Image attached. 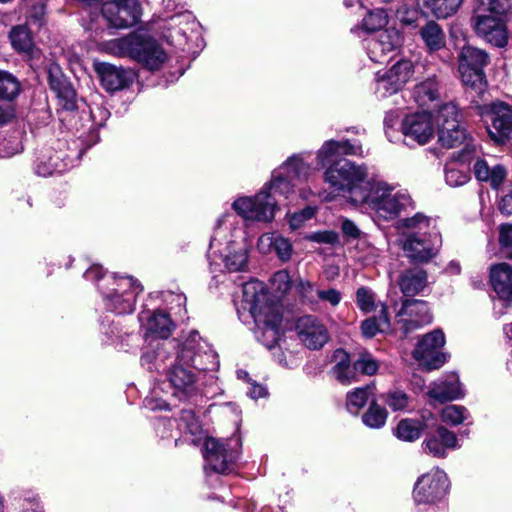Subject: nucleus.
Segmentation results:
<instances>
[{
    "mask_svg": "<svg viewBox=\"0 0 512 512\" xmlns=\"http://www.w3.org/2000/svg\"><path fill=\"white\" fill-rule=\"evenodd\" d=\"M167 341L163 342L161 344L160 347L157 348V351H149V352H145L142 357H141V362L143 365H150L153 363V361L155 360H160L162 362H164L166 365L168 363V360L166 359H163L161 356H159V351L162 350L163 348V345L166 343Z\"/></svg>",
    "mask_w": 512,
    "mask_h": 512,
    "instance_id": "338daca9",
    "label": "nucleus"
},
{
    "mask_svg": "<svg viewBox=\"0 0 512 512\" xmlns=\"http://www.w3.org/2000/svg\"><path fill=\"white\" fill-rule=\"evenodd\" d=\"M12 46L20 53L33 57L36 53L31 34L26 26L14 27L10 32Z\"/></svg>",
    "mask_w": 512,
    "mask_h": 512,
    "instance_id": "473e14b6",
    "label": "nucleus"
},
{
    "mask_svg": "<svg viewBox=\"0 0 512 512\" xmlns=\"http://www.w3.org/2000/svg\"><path fill=\"white\" fill-rule=\"evenodd\" d=\"M430 219L423 213H416L412 217L404 218L399 221L398 226L400 228L407 229H422L429 226Z\"/></svg>",
    "mask_w": 512,
    "mask_h": 512,
    "instance_id": "6e6d98bb",
    "label": "nucleus"
},
{
    "mask_svg": "<svg viewBox=\"0 0 512 512\" xmlns=\"http://www.w3.org/2000/svg\"><path fill=\"white\" fill-rule=\"evenodd\" d=\"M48 78L50 88L57 94L58 98L64 101V108L67 110L75 109L76 93L58 65L53 64L49 67Z\"/></svg>",
    "mask_w": 512,
    "mask_h": 512,
    "instance_id": "393cba45",
    "label": "nucleus"
},
{
    "mask_svg": "<svg viewBox=\"0 0 512 512\" xmlns=\"http://www.w3.org/2000/svg\"><path fill=\"white\" fill-rule=\"evenodd\" d=\"M258 251L261 254H275V256H290L292 244L277 233H265L258 239Z\"/></svg>",
    "mask_w": 512,
    "mask_h": 512,
    "instance_id": "cd10ccee",
    "label": "nucleus"
},
{
    "mask_svg": "<svg viewBox=\"0 0 512 512\" xmlns=\"http://www.w3.org/2000/svg\"><path fill=\"white\" fill-rule=\"evenodd\" d=\"M460 0H425V6L437 18H447L458 9Z\"/></svg>",
    "mask_w": 512,
    "mask_h": 512,
    "instance_id": "ea45409f",
    "label": "nucleus"
},
{
    "mask_svg": "<svg viewBox=\"0 0 512 512\" xmlns=\"http://www.w3.org/2000/svg\"><path fill=\"white\" fill-rule=\"evenodd\" d=\"M402 133L420 145L426 144L434 136L431 114L421 112L407 115L402 122Z\"/></svg>",
    "mask_w": 512,
    "mask_h": 512,
    "instance_id": "412c9836",
    "label": "nucleus"
},
{
    "mask_svg": "<svg viewBox=\"0 0 512 512\" xmlns=\"http://www.w3.org/2000/svg\"><path fill=\"white\" fill-rule=\"evenodd\" d=\"M422 445L425 452L437 458L446 457L447 450L459 447L455 433L443 426L438 427L434 434L427 436Z\"/></svg>",
    "mask_w": 512,
    "mask_h": 512,
    "instance_id": "4be33fe9",
    "label": "nucleus"
},
{
    "mask_svg": "<svg viewBox=\"0 0 512 512\" xmlns=\"http://www.w3.org/2000/svg\"><path fill=\"white\" fill-rule=\"evenodd\" d=\"M221 263H213L211 266H223L227 272L245 271L247 268V258H219Z\"/></svg>",
    "mask_w": 512,
    "mask_h": 512,
    "instance_id": "4d7b16f0",
    "label": "nucleus"
},
{
    "mask_svg": "<svg viewBox=\"0 0 512 512\" xmlns=\"http://www.w3.org/2000/svg\"><path fill=\"white\" fill-rule=\"evenodd\" d=\"M445 344V336L441 330L427 333L418 342L413 357L427 370L440 368L446 362V355L440 351Z\"/></svg>",
    "mask_w": 512,
    "mask_h": 512,
    "instance_id": "2eb2a0df",
    "label": "nucleus"
},
{
    "mask_svg": "<svg viewBox=\"0 0 512 512\" xmlns=\"http://www.w3.org/2000/svg\"><path fill=\"white\" fill-rule=\"evenodd\" d=\"M341 227L343 233L348 237L357 238L360 236V230L358 229V227L355 225L354 222L348 219L342 221Z\"/></svg>",
    "mask_w": 512,
    "mask_h": 512,
    "instance_id": "774afa93",
    "label": "nucleus"
},
{
    "mask_svg": "<svg viewBox=\"0 0 512 512\" xmlns=\"http://www.w3.org/2000/svg\"><path fill=\"white\" fill-rule=\"evenodd\" d=\"M422 430L423 426L419 421L413 419H402L397 424L394 430V435L400 440L412 442L420 437Z\"/></svg>",
    "mask_w": 512,
    "mask_h": 512,
    "instance_id": "58836bf2",
    "label": "nucleus"
},
{
    "mask_svg": "<svg viewBox=\"0 0 512 512\" xmlns=\"http://www.w3.org/2000/svg\"><path fill=\"white\" fill-rule=\"evenodd\" d=\"M491 169L484 160H477L474 164V174L479 181H488Z\"/></svg>",
    "mask_w": 512,
    "mask_h": 512,
    "instance_id": "69168bd1",
    "label": "nucleus"
},
{
    "mask_svg": "<svg viewBox=\"0 0 512 512\" xmlns=\"http://www.w3.org/2000/svg\"><path fill=\"white\" fill-rule=\"evenodd\" d=\"M455 160L446 165L445 168V181L451 187L462 186L470 179L468 167L458 168L455 165Z\"/></svg>",
    "mask_w": 512,
    "mask_h": 512,
    "instance_id": "79ce46f5",
    "label": "nucleus"
},
{
    "mask_svg": "<svg viewBox=\"0 0 512 512\" xmlns=\"http://www.w3.org/2000/svg\"><path fill=\"white\" fill-rule=\"evenodd\" d=\"M172 322L169 316L161 311L154 312L147 320L146 329L150 334L166 339L171 333Z\"/></svg>",
    "mask_w": 512,
    "mask_h": 512,
    "instance_id": "e433bc0d",
    "label": "nucleus"
},
{
    "mask_svg": "<svg viewBox=\"0 0 512 512\" xmlns=\"http://www.w3.org/2000/svg\"><path fill=\"white\" fill-rule=\"evenodd\" d=\"M46 13V4L44 0H37L29 10V19L42 25Z\"/></svg>",
    "mask_w": 512,
    "mask_h": 512,
    "instance_id": "13d9d810",
    "label": "nucleus"
},
{
    "mask_svg": "<svg viewBox=\"0 0 512 512\" xmlns=\"http://www.w3.org/2000/svg\"><path fill=\"white\" fill-rule=\"evenodd\" d=\"M400 244L407 256H436L440 252L442 239L440 235L433 234L431 239L426 241L414 236L401 238Z\"/></svg>",
    "mask_w": 512,
    "mask_h": 512,
    "instance_id": "a878e982",
    "label": "nucleus"
},
{
    "mask_svg": "<svg viewBox=\"0 0 512 512\" xmlns=\"http://www.w3.org/2000/svg\"><path fill=\"white\" fill-rule=\"evenodd\" d=\"M390 327L386 306L382 305L379 315L364 320L361 324V331L366 338H372L377 333L385 332Z\"/></svg>",
    "mask_w": 512,
    "mask_h": 512,
    "instance_id": "f704fd0d",
    "label": "nucleus"
},
{
    "mask_svg": "<svg viewBox=\"0 0 512 512\" xmlns=\"http://www.w3.org/2000/svg\"><path fill=\"white\" fill-rule=\"evenodd\" d=\"M157 391L153 390V395L145 399V405L151 410H166L169 408V403L164 399H157Z\"/></svg>",
    "mask_w": 512,
    "mask_h": 512,
    "instance_id": "0e129e2a",
    "label": "nucleus"
},
{
    "mask_svg": "<svg viewBox=\"0 0 512 512\" xmlns=\"http://www.w3.org/2000/svg\"><path fill=\"white\" fill-rule=\"evenodd\" d=\"M20 92V82L12 74L0 70V100L1 102L12 101Z\"/></svg>",
    "mask_w": 512,
    "mask_h": 512,
    "instance_id": "4c0bfd02",
    "label": "nucleus"
},
{
    "mask_svg": "<svg viewBox=\"0 0 512 512\" xmlns=\"http://www.w3.org/2000/svg\"><path fill=\"white\" fill-rule=\"evenodd\" d=\"M102 14L111 27L125 29L140 20L141 7L137 0H109L103 4Z\"/></svg>",
    "mask_w": 512,
    "mask_h": 512,
    "instance_id": "dca6fc26",
    "label": "nucleus"
},
{
    "mask_svg": "<svg viewBox=\"0 0 512 512\" xmlns=\"http://www.w3.org/2000/svg\"><path fill=\"white\" fill-rule=\"evenodd\" d=\"M479 114L490 120L487 131L492 140L505 142L512 133V108L504 102H494L479 107Z\"/></svg>",
    "mask_w": 512,
    "mask_h": 512,
    "instance_id": "4468645a",
    "label": "nucleus"
},
{
    "mask_svg": "<svg viewBox=\"0 0 512 512\" xmlns=\"http://www.w3.org/2000/svg\"><path fill=\"white\" fill-rule=\"evenodd\" d=\"M305 240L323 245H335L339 242L338 234L332 230L317 231L307 234Z\"/></svg>",
    "mask_w": 512,
    "mask_h": 512,
    "instance_id": "3c124183",
    "label": "nucleus"
},
{
    "mask_svg": "<svg viewBox=\"0 0 512 512\" xmlns=\"http://www.w3.org/2000/svg\"><path fill=\"white\" fill-rule=\"evenodd\" d=\"M178 427L180 430L191 435H198L201 433V425L195 417L194 412L190 409L183 410L181 412Z\"/></svg>",
    "mask_w": 512,
    "mask_h": 512,
    "instance_id": "de8ad7c7",
    "label": "nucleus"
},
{
    "mask_svg": "<svg viewBox=\"0 0 512 512\" xmlns=\"http://www.w3.org/2000/svg\"><path fill=\"white\" fill-rule=\"evenodd\" d=\"M294 289L304 301L317 303V292L319 290L315 289L309 281H304L301 278L297 279L294 282Z\"/></svg>",
    "mask_w": 512,
    "mask_h": 512,
    "instance_id": "8fccbe9b",
    "label": "nucleus"
},
{
    "mask_svg": "<svg viewBox=\"0 0 512 512\" xmlns=\"http://www.w3.org/2000/svg\"><path fill=\"white\" fill-rule=\"evenodd\" d=\"M294 328L299 340L312 350L322 348L329 339V333L325 325L312 315L299 317Z\"/></svg>",
    "mask_w": 512,
    "mask_h": 512,
    "instance_id": "a211bd4d",
    "label": "nucleus"
},
{
    "mask_svg": "<svg viewBox=\"0 0 512 512\" xmlns=\"http://www.w3.org/2000/svg\"><path fill=\"white\" fill-rule=\"evenodd\" d=\"M491 283L498 296L505 300L512 299V269L506 263L495 265L491 269Z\"/></svg>",
    "mask_w": 512,
    "mask_h": 512,
    "instance_id": "bb28decb",
    "label": "nucleus"
},
{
    "mask_svg": "<svg viewBox=\"0 0 512 512\" xmlns=\"http://www.w3.org/2000/svg\"><path fill=\"white\" fill-rule=\"evenodd\" d=\"M448 488L446 473L438 468L432 469L418 477L413 489V500L416 505H434L444 499Z\"/></svg>",
    "mask_w": 512,
    "mask_h": 512,
    "instance_id": "9b49d317",
    "label": "nucleus"
},
{
    "mask_svg": "<svg viewBox=\"0 0 512 512\" xmlns=\"http://www.w3.org/2000/svg\"><path fill=\"white\" fill-rule=\"evenodd\" d=\"M426 285V271L418 266L404 271L399 280L400 289L406 296H414L420 293Z\"/></svg>",
    "mask_w": 512,
    "mask_h": 512,
    "instance_id": "c756f323",
    "label": "nucleus"
},
{
    "mask_svg": "<svg viewBox=\"0 0 512 512\" xmlns=\"http://www.w3.org/2000/svg\"><path fill=\"white\" fill-rule=\"evenodd\" d=\"M505 177L506 171L504 167L501 165H496L491 168L488 181L494 189H498L503 183Z\"/></svg>",
    "mask_w": 512,
    "mask_h": 512,
    "instance_id": "bf43d9fd",
    "label": "nucleus"
},
{
    "mask_svg": "<svg viewBox=\"0 0 512 512\" xmlns=\"http://www.w3.org/2000/svg\"><path fill=\"white\" fill-rule=\"evenodd\" d=\"M388 14L385 9L377 8L369 11L363 18V27L368 31H376L388 24Z\"/></svg>",
    "mask_w": 512,
    "mask_h": 512,
    "instance_id": "37998d69",
    "label": "nucleus"
},
{
    "mask_svg": "<svg viewBox=\"0 0 512 512\" xmlns=\"http://www.w3.org/2000/svg\"><path fill=\"white\" fill-rule=\"evenodd\" d=\"M508 8L509 0H478L472 17L476 34L496 47H504L508 35L503 14Z\"/></svg>",
    "mask_w": 512,
    "mask_h": 512,
    "instance_id": "6e6552de",
    "label": "nucleus"
},
{
    "mask_svg": "<svg viewBox=\"0 0 512 512\" xmlns=\"http://www.w3.org/2000/svg\"><path fill=\"white\" fill-rule=\"evenodd\" d=\"M413 75V64L400 59L388 70L378 72L375 77V93L385 98L399 92Z\"/></svg>",
    "mask_w": 512,
    "mask_h": 512,
    "instance_id": "ddd939ff",
    "label": "nucleus"
},
{
    "mask_svg": "<svg viewBox=\"0 0 512 512\" xmlns=\"http://www.w3.org/2000/svg\"><path fill=\"white\" fill-rule=\"evenodd\" d=\"M333 360L335 365L332 368V374L337 381L344 385L358 381L355 363L351 366L349 355L344 350H336L333 354Z\"/></svg>",
    "mask_w": 512,
    "mask_h": 512,
    "instance_id": "c85d7f7f",
    "label": "nucleus"
},
{
    "mask_svg": "<svg viewBox=\"0 0 512 512\" xmlns=\"http://www.w3.org/2000/svg\"><path fill=\"white\" fill-rule=\"evenodd\" d=\"M396 17L402 25L407 27H414L419 20L420 12L418 9L402 1L396 10Z\"/></svg>",
    "mask_w": 512,
    "mask_h": 512,
    "instance_id": "c03bdc74",
    "label": "nucleus"
},
{
    "mask_svg": "<svg viewBox=\"0 0 512 512\" xmlns=\"http://www.w3.org/2000/svg\"><path fill=\"white\" fill-rule=\"evenodd\" d=\"M355 369H357L358 374L371 376L377 372L378 363L370 355L364 354L355 361Z\"/></svg>",
    "mask_w": 512,
    "mask_h": 512,
    "instance_id": "5fc2aeb1",
    "label": "nucleus"
},
{
    "mask_svg": "<svg viewBox=\"0 0 512 512\" xmlns=\"http://www.w3.org/2000/svg\"><path fill=\"white\" fill-rule=\"evenodd\" d=\"M118 48V54L128 56L149 70H158L167 60L162 46L152 37L131 34L112 43Z\"/></svg>",
    "mask_w": 512,
    "mask_h": 512,
    "instance_id": "1a4fd4ad",
    "label": "nucleus"
},
{
    "mask_svg": "<svg viewBox=\"0 0 512 512\" xmlns=\"http://www.w3.org/2000/svg\"><path fill=\"white\" fill-rule=\"evenodd\" d=\"M84 276L88 280L100 281L98 288L106 308L117 314L133 312L137 297L144 290L135 277L117 273L106 275L103 267L97 264L91 265Z\"/></svg>",
    "mask_w": 512,
    "mask_h": 512,
    "instance_id": "20e7f679",
    "label": "nucleus"
},
{
    "mask_svg": "<svg viewBox=\"0 0 512 512\" xmlns=\"http://www.w3.org/2000/svg\"><path fill=\"white\" fill-rule=\"evenodd\" d=\"M272 289L279 294V297L291 289V279L287 271L276 272L271 278Z\"/></svg>",
    "mask_w": 512,
    "mask_h": 512,
    "instance_id": "603ef678",
    "label": "nucleus"
},
{
    "mask_svg": "<svg viewBox=\"0 0 512 512\" xmlns=\"http://www.w3.org/2000/svg\"><path fill=\"white\" fill-rule=\"evenodd\" d=\"M316 209L312 206H307L299 212L288 214V221L290 228L295 230L300 228L306 221L310 220L315 215Z\"/></svg>",
    "mask_w": 512,
    "mask_h": 512,
    "instance_id": "864d4df0",
    "label": "nucleus"
},
{
    "mask_svg": "<svg viewBox=\"0 0 512 512\" xmlns=\"http://www.w3.org/2000/svg\"><path fill=\"white\" fill-rule=\"evenodd\" d=\"M243 308L254 319L257 339L273 348L281 335V306L269 296L263 282L251 280L243 285Z\"/></svg>",
    "mask_w": 512,
    "mask_h": 512,
    "instance_id": "7ed1b4c3",
    "label": "nucleus"
},
{
    "mask_svg": "<svg viewBox=\"0 0 512 512\" xmlns=\"http://www.w3.org/2000/svg\"><path fill=\"white\" fill-rule=\"evenodd\" d=\"M489 62L488 54L481 49L464 45L458 55V70L465 86L482 89L485 85L484 67Z\"/></svg>",
    "mask_w": 512,
    "mask_h": 512,
    "instance_id": "9d476101",
    "label": "nucleus"
},
{
    "mask_svg": "<svg viewBox=\"0 0 512 512\" xmlns=\"http://www.w3.org/2000/svg\"><path fill=\"white\" fill-rule=\"evenodd\" d=\"M466 418V408L459 405H448L441 412L442 421L453 426L463 423Z\"/></svg>",
    "mask_w": 512,
    "mask_h": 512,
    "instance_id": "a18cd8bd",
    "label": "nucleus"
},
{
    "mask_svg": "<svg viewBox=\"0 0 512 512\" xmlns=\"http://www.w3.org/2000/svg\"><path fill=\"white\" fill-rule=\"evenodd\" d=\"M363 423L374 429L383 427L387 420V411L376 402H372L362 417Z\"/></svg>",
    "mask_w": 512,
    "mask_h": 512,
    "instance_id": "a19ab883",
    "label": "nucleus"
},
{
    "mask_svg": "<svg viewBox=\"0 0 512 512\" xmlns=\"http://www.w3.org/2000/svg\"><path fill=\"white\" fill-rule=\"evenodd\" d=\"M382 398L393 411L404 410L409 404V397L402 390H390L385 393Z\"/></svg>",
    "mask_w": 512,
    "mask_h": 512,
    "instance_id": "49530a36",
    "label": "nucleus"
},
{
    "mask_svg": "<svg viewBox=\"0 0 512 512\" xmlns=\"http://www.w3.org/2000/svg\"><path fill=\"white\" fill-rule=\"evenodd\" d=\"M240 446V440L230 439L222 442L218 439L208 437L204 442L203 456L207 465L215 472L226 473L230 465L238 456L236 447Z\"/></svg>",
    "mask_w": 512,
    "mask_h": 512,
    "instance_id": "f8f14e48",
    "label": "nucleus"
},
{
    "mask_svg": "<svg viewBox=\"0 0 512 512\" xmlns=\"http://www.w3.org/2000/svg\"><path fill=\"white\" fill-rule=\"evenodd\" d=\"M419 35L429 52L442 49L446 44V36L441 26L435 21H427L419 30Z\"/></svg>",
    "mask_w": 512,
    "mask_h": 512,
    "instance_id": "7c9ffc66",
    "label": "nucleus"
},
{
    "mask_svg": "<svg viewBox=\"0 0 512 512\" xmlns=\"http://www.w3.org/2000/svg\"><path fill=\"white\" fill-rule=\"evenodd\" d=\"M413 97L420 106H427L438 98V83L434 78H428L417 84L413 90Z\"/></svg>",
    "mask_w": 512,
    "mask_h": 512,
    "instance_id": "c9c22d12",
    "label": "nucleus"
},
{
    "mask_svg": "<svg viewBox=\"0 0 512 512\" xmlns=\"http://www.w3.org/2000/svg\"><path fill=\"white\" fill-rule=\"evenodd\" d=\"M61 172V169L58 165L53 161L52 158L49 159V163H45L44 161H39L36 165V173L40 176H50L54 173Z\"/></svg>",
    "mask_w": 512,
    "mask_h": 512,
    "instance_id": "052dcab7",
    "label": "nucleus"
},
{
    "mask_svg": "<svg viewBox=\"0 0 512 512\" xmlns=\"http://www.w3.org/2000/svg\"><path fill=\"white\" fill-rule=\"evenodd\" d=\"M402 37L396 29H386L366 40L369 58L376 63L385 61L386 56L401 46Z\"/></svg>",
    "mask_w": 512,
    "mask_h": 512,
    "instance_id": "aec40b11",
    "label": "nucleus"
},
{
    "mask_svg": "<svg viewBox=\"0 0 512 512\" xmlns=\"http://www.w3.org/2000/svg\"><path fill=\"white\" fill-rule=\"evenodd\" d=\"M362 146L358 143H351L348 140L336 141L328 140L324 142L317 152V166L322 168L332 161V158L337 155H362Z\"/></svg>",
    "mask_w": 512,
    "mask_h": 512,
    "instance_id": "5701e85b",
    "label": "nucleus"
},
{
    "mask_svg": "<svg viewBox=\"0 0 512 512\" xmlns=\"http://www.w3.org/2000/svg\"><path fill=\"white\" fill-rule=\"evenodd\" d=\"M239 223L236 215L230 212L224 213L217 220L211 244L221 240H225L228 244L231 243L234 232L239 228Z\"/></svg>",
    "mask_w": 512,
    "mask_h": 512,
    "instance_id": "2f4dec72",
    "label": "nucleus"
},
{
    "mask_svg": "<svg viewBox=\"0 0 512 512\" xmlns=\"http://www.w3.org/2000/svg\"><path fill=\"white\" fill-rule=\"evenodd\" d=\"M375 177L369 176L366 165H358L347 159L334 161L325 171L324 180L334 192H345L348 200L355 206L364 199L370 181Z\"/></svg>",
    "mask_w": 512,
    "mask_h": 512,
    "instance_id": "0eeeda50",
    "label": "nucleus"
},
{
    "mask_svg": "<svg viewBox=\"0 0 512 512\" xmlns=\"http://www.w3.org/2000/svg\"><path fill=\"white\" fill-rule=\"evenodd\" d=\"M356 303L363 312H371L375 308V294L367 287H360L356 292Z\"/></svg>",
    "mask_w": 512,
    "mask_h": 512,
    "instance_id": "09e8293b",
    "label": "nucleus"
},
{
    "mask_svg": "<svg viewBox=\"0 0 512 512\" xmlns=\"http://www.w3.org/2000/svg\"><path fill=\"white\" fill-rule=\"evenodd\" d=\"M94 68L100 78L102 87L108 92H116L128 88L136 77L131 69L105 62L95 63Z\"/></svg>",
    "mask_w": 512,
    "mask_h": 512,
    "instance_id": "6ab92c4d",
    "label": "nucleus"
},
{
    "mask_svg": "<svg viewBox=\"0 0 512 512\" xmlns=\"http://www.w3.org/2000/svg\"><path fill=\"white\" fill-rule=\"evenodd\" d=\"M428 396L436 402L444 403L463 397L464 393L456 374L448 375L430 384Z\"/></svg>",
    "mask_w": 512,
    "mask_h": 512,
    "instance_id": "b1692460",
    "label": "nucleus"
},
{
    "mask_svg": "<svg viewBox=\"0 0 512 512\" xmlns=\"http://www.w3.org/2000/svg\"><path fill=\"white\" fill-rule=\"evenodd\" d=\"M432 320L428 303L418 299L405 300L397 314V323L405 334L430 324Z\"/></svg>",
    "mask_w": 512,
    "mask_h": 512,
    "instance_id": "f3484780",
    "label": "nucleus"
},
{
    "mask_svg": "<svg viewBox=\"0 0 512 512\" xmlns=\"http://www.w3.org/2000/svg\"><path fill=\"white\" fill-rule=\"evenodd\" d=\"M319 299L329 302L332 306H337L341 301V293L336 289L319 290L317 301Z\"/></svg>",
    "mask_w": 512,
    "mask_h": 512,
    "instance_id": "680f3d73",
    "label": "nucleus"
},
{
    "mask_svg": "<svg viewBox=\"0 0 512 512\" xmlns=\"http://www.w3.org/2000/svg\"><path fill=\"white\" fill-rule=\"evenodd\" d=\"M159 356L168 360L167 379L172 395L179 400L196 392L197 372L213 370L217 355L197 331L182 339H171L163 345Z\"/></svg>",
    "mask_w": 512,
    "mask_h": 512,
    "instance_id": "f257e3e1",
    "label": "nucleus"
},
{
    "mask_svg": "<svg viewBox=\"0 0 512 512\" xmlns=\"http://www.w3.org/2000/svg\"><path fill=\"white\" fill-rule=\"evenodd\" d=\"M459 117V110L453 103H446L439 108L435 116L438 142L447 149L461 147L459 152L453 154L452 159L460 165H466L475 156L476 144L461 125Z\"/></svg>",
    "mask_w": 512,
    "mask_h": 512,
    "instance_id": "39448f33",
    "label": "nucleus"
},
{
    "mask_svg": "<svg viewBox=\"0 0 512 512\" xmlns=\"http://www.w3.org/2000/svg\"><path fill=\"white\" fill-rule=\"evenodd\" d=\"M373 393L374 387L372 385L359 387L348 392L346 395V408L348 412L353 415H358Z\"/></svg>",
    "mask_w": 512,
    "mask_h": 512,
    "instance_id": "72a5a7b5",
    "label": "nucleus"
},
{
    "mask_svg": "<svg viewBox=\"0 0 512 512\" xmlns=\"http://www.w3.org/2000/svg\"><path fill=\"white\" fill-rule=\"evenodd\" d=\"M369 183L364 199L358 206L371 210L378 218L393 220L402 212L414 208V202L407 191L397 189L376 177Z\"/></svg>",
    "mask_w": 512,
    "mask_h": 512,
    "instance_id": "423d86ee",
    "label": "nucleus"
},
{
    "mask_svg": "<svg viewBox=\"0 0 512 512\" xmlns=\"http://www.w3.org/2000/svg\"><path fill=\"white\" fill-rule=\"evenodd\" d=\"M499 243L512 249V222L502 224L499 227Z\"/></svg>",
    "mask_w": 512,
    "mask_h": 512,
    "instance_id": "e2e57ef3",
    "label": "nucleus"
},
{
    "mask_svg": "<svg viewBox=\"0 0 512 512\" xmlns=\"http://www.w3.org/2000/svg\"><path fill=\"white\" fill-rule=\"evenodd\" d=\"M309 154L293 155L273 172L272 180L254 197H239L232 203L233 210L245 220L271 222L278 209L275 194L288 197L294 189L307 181L312 168Z\"/></svg>",
    "mask_w": 512,
    "mask_h": 512,
    "instance_id": "f03ea898",
    "label": "nucleus"
}]
</instances>
